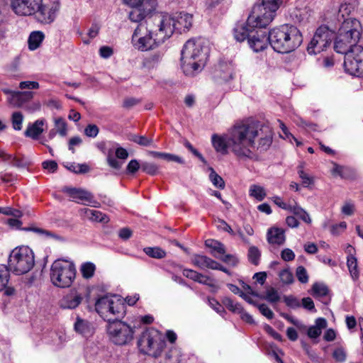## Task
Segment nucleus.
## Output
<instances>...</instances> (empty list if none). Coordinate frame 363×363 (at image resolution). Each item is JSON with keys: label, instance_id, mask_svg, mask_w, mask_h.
<instances>
[{"label": "nucleus", "instance_id": "f257e3e1", "mask_svg": "<svg viewBox=\"0 0 363 363\" xmlns=\"http://www.w3.org/2000/svg\"><path fill=\"white\" fill-rule=\"evenodd\" d=\"M212 144L215 150L222 154L230 148L238 158L257 161V152L267 151L272 144V128L257 121H243L235 123L224 135L216 134L212 136Z\"/></svg>", "mask_w": 363, "mask_h": 363}, {"label": "nucleus", "instance_id": "f03ea898", "mask_svg": "<svg viewBox=\"0 0 363 363\" xmlns=\"http://www.w3.org/2000/svg\"><path fill=\"white\" fill-rule=\"evenodd\" d=\"M167 40L162 27L157 23L154 15L146 21V25L140 23L132 35L133 46L142 52L154 50Z\"/></svg>", "mask_w": 363, "mask_h": 363}, {"label": "nucleus", "instance_id": "7ed1b4c3", "mask_svg": "<svg viewBox=\"0 0 363 363\" xmlns=\"http://www.w3.org/2000/svg\"><path fill=\"white\" fill-rule=\"evenodd\" d=\"M209 49L202 39H190L181 52L182 68L186 75H194L204 67Z\"/></svg>", "mask_w": 363, "mask_h": 363}, {"label": "nucleus", "instance_id": "20e7f679", "mask_svg": "<svg viewBox=\"0 0 363 363\" xmlns=\"http://www.w3.org/2000/svg\"><path fill=\"white\" fill-rule=\"evenodd\" d=\"M269 44L274 51L289 53L298 48L303 42L298 28L291 24H284L269 32Z\"/></svg>", "mask_w": 363, "mask_h": 363}, {"label": "nucleus", "instance_id": "39448f33", "mask_svg": "<svg viewBox=\"0 0 363 363\" xmlns=\"http://www.w3.org/2000/svg\"><path fill=\"white\" fill-rule=\"evenodd\" d=\"M281 4L282 0H262L261 4H255L247 18V26L255 29L267 27L274 20Z\"/></svg>", "mask_w": 363, "mask_h": 363}, {"label": "nucleus", "instance_id": "423d86ee", "mask_svg": "<svg viewBox=\"0 0 363 363\" xmlns=\"http://www.w3.org/2000/svg\"><path fill=\"white\" fill-rule=\"evenodd\" d=\"M155 16L157 23L162 27L167 39L175 32L182 33L189 31L193 25V15L186 12L174 15L160 13Z\"/></svg>", "mask_w": 363, "mask_h": 363}, {"label": "nucleus", "instance_id": "0eeeda50", "mask_svg": "<svg viewBox=\"0 0 363 363\" xmlns=\"http://www.w3.org/2000/svg\"><path fill=\"white\" fill-rule=\"evenodd\" d=\"M361 23L356 18H347L342 23L336 37L334 49L337 52H345L357 44L361 36Z\"/></svg>", "mask_w": 363, "mask_h": 363}, {"label": "nucleus", "instance_id": "6e6552de", "mask_svg": "<svg viewBox=\"0 0 363 363\" xmlns=\"http://www.w3.org/2000/svg\"><path fill=\"white\" fill-rule=\"evenodd\" d=\"M96 311L108 323L122 319L125 315V306L116 296L106 295L99 298L95 303Z\"/></svg>", "mask_w": 363, "mask_h": 363}, {"label": "nucleus", "instance_id": "1a4fd4ad", "mask_svg": "<svg viewBox=\"0 0 363 363\" xmlns=\"http://www.w3.org/2000/svg\"><path fill=\"white\" fill-rule=\"evenodd\" d=\"M77 269L74 263L67 259L55 260L50 268V280L59 288H68L76 278Z\"/></svg>", "mask_w": 363, "mask_h": 363}, {"label": "nucleus", "instance_id": "9d476101", "mask_svg": "<svg viewBox=\"0 0 363 363\" xmlns=\"http://www.w3.org/2000/svg\"><path fill=\"white\" fill-rule=\"evenodd\" d=\"M8 263L10 271L15 274H26L35 264L34 253L28 246L16 247L11 252Z\"/></svg>", "mask_w": 363, "mask_h": 363}, {"label": "nucleus", "instance_id": "9b49d317", "mask_svg": "<svg viewBox=\"0 0 363 363\" xmlns=\"http://www.w3.org/2000/svg\"><path fill=\"white\" fill-rule=\"evenodd\" d=\"M138 346L141 352L155 357H159L166 346L162 334L155 328L145 330L138 341Z\"/></svg>", "mask_w": 363, "mask_h": 363}, {"label": "nucleus", "instance_id": "f8f14e48", "mask_svg": "<svg viewBox=\"0 0 363 363\" xmlns=\"http://www.w3.org/2000/svg\"><path fill=\"white\" fill-rule=\"evenodd\" d=\"M107 333L110 340L117 345L129 344L133 339L134 328L121 319H116L107 325Z\"/></svg>", "mask_w": 363, "mask_h": 363}, {"label": "nucleus", "instance_id": "ddd939ff", "mask_svg": "<svg viewBox=\"0 0 363 363\" xmlns=\"http://www.w3.org/2000/svg\"><path fill=\"white\" fill-rule=\"evenodd\" d=\"M60 9L59 0H38L31 16L41 24H51L55 21Z\"/></svg>", "mask_w": 363, "mask_h": 363}, {"label": "nucleus", "instance_id": "4468645a", "mask_svg": "<svg viewBox=\"0 0 363 363\" xmlns=\"http://www.w3.org/2000/svg\"><path fill=\"white\" fill-rule=\"evenodd\" d=\"M340 53L345 55L344 67L346 72L357 77L363 76V47L354 44L345 52Z\"/></svg>", "mask_w": 363, "mask_h": 363}, {"label": "nucleus", "instance_id": "2eb2a0df", "mask_svg": "<svg viewBox=\"0 0 363 363\" xmlns=\"http://www.w3.org/2000/svg\"><path fill=\"white\" fill-rule=\"evenodd\" d=\"M334 33L326 26L317 28L313 38L307 47L309 55H317L323 51L332 42Z\"/></svg>", "mask_w": 363, "mask_h": 363}, {"label": "nucleus", "instance_id": "dca6fc26", "mask_svg": "<svg viewBox=\"0 0 363 363\" xmlns=\"http://www.w3.org/2000/svg\"><path fill=\"white\" fill-rule=\"evenodd\" d=\"M11 10L19 16H31L38 0H9Z\"/></svg>", "mask_w": 363, "mask_h": 363}, {"label": "nucleus", "instance_id": "f3484780", "mask_svg": "<svg viewBox=\"0 0 363 363\" xmlns=\"http://www.w3.org/2000/svg\"><path fill=\"white\" fill-rule=\"evenodd\" d=\"M248 44L250 48L255 52L264 50L269 44V33L262 30H255L251 34Z\"/></svg>", "mask_w": 363, "mask_h": 363}, {"label": "nucleus", "instance_id": "a211bd4d", "mask_svg": "<svg viewBox=\"0 0 363 363\" xmlns=\"http://www.w3.org/2000/svg\"><path fill=\"white\" fill-rule=\"evenodd\" d=\"M83 300L82 294L77 289H72L62 296L59 304L62 309L74 310L82 303Z\"/></svg>", "mask_w": 363, "mask_h": 363}, {"label": "nucleus", "instance_id": "6ab92c4d", "mask_svg": "<svg viewBox=\"0 0 363 363\" xmlns=\"http://www.w3.org/2000/svg\"><path fill=\"white\" fill-rule=\"evenodd\" d=\"M63 191L67 193L72 201L77 203H92L94 196L89 192L82 189L65 187Z\"/></svg>", "mask_w": 363, "mask_h": 363}, {"label": "nucleus", "instance_id": "aec40b11", "mask_svg": "<svg viewBox=\"0 0 363 363\" xmlns=\"http://www.w3.org/2000/svg\"><path fill=\"white\" fill-rule=\"evenodd\" d=\"M223 304L232 312L236 313L240 315V318L242 320L247 323L253 324L255 320L252 316L246 312L242 306L237 302L233 301L230 298H225L223 301Z\"/></svg>", "mask_w": 363, "mask_h": 363}, {"label": "nucleus", "instance_id": "412c9836", "mask_svg": "<svg viewBox=\"0 0 363 363\" xmlns=\"http://www.w3.org/2000/svg\"><path fill=\"white\" fill-rule=\"evenodd\" d=\"M115 154L116 158L114 157L113 151L111 150H108L107 152V162L111 167L120 169L123 165V162L118 160V159L122 160H126L128 157V152L125 148L119 147L116 148Z\"/></svg>", "mask_w": 363, "mask_h": 363}, {"label": "nucleus", "instance_id": "4be33fe9", "mask_svg": "<svg viewBox=\"0 0 363 363\" xmlns=\"http://www.w3.org/2000/svg\"><path fill=\"white\" fill-rule=\"evenodd\" d=\"M45 121L44 119H39L35 121L33 123H29L24 133L25 135L33 140H37L40 135L44 131L43 125Z\"/></svg>", "mask_w": 363, "mask_h": 363}, {"label": "nucleus", "instance_id": "5701e85b", "mask_svg": "<svg viewBox=\"0 0 363 363\" xmlns=\"http://www.w3.org/2000/svg\"><path fill=\"white\" fill-rule=\"evenodd\" d=\"M74 329L76 333L86 337L91 336L94 333L91 323L89 321L82 319L79 316H77L76 318V321L74 324Z\"/></svg>", "mask_w": 363, "mask_h": 363}, {"label": "nucleus", "instance_id": "b1692460", "mask_svg": "<svg viewBox=\"0 0 363 363\" xmlns=\"http://www.w3.org/2000/svg\"><path fill=\"white\" fill-rule=\"evenodd\" d=\"M255 28L248 26L247 23L245 24L237 25L233 30L234 38L238 42H242L245 39L249 40Z\"/></svg>", "mask_w": 363, "mask_h": 363}, {"label": "nucleus", "instance_id": "393cba45", "mask_svg": "<svg viewBox=\"0 0 363 363\" xmlns=\"http://www.w3.org/2000/svg\"><path fill=\"white\" fill-rule=\"evenodd\" d=\"M267 238L270 244L282 245L285 242L284 230L279 228H272L267 231Z\"/></svg>", "mask_w": 363, "mask_h": 363}, {"label": "nucleus", "instance_id": "a878e982", "mask_svg": "<svg viewBox=\"0 0 363 363\" xmlns=\"http://www.w3.org/2000/svg\"><path fill=\"white\" fill-rule=\"evenodd\" d=\"M327 325L328 323L325 318H317L315 321V325L308 328L307 331L308 336L311 339L318 337L321 335L322 330L326 328Z\"/></svg>", "mask_w": 363, "mask_h": 363}, {"label": "nucleus", "instance_id": "bb28decb", "mask_svg": "<svg viewBox=\"0 0 363 363\" xmlns=\"http://www.w3.org/2000/svg\"><path fill=\"white\" fill-rule=\"evenodd\" d=\"M193 264L200 269L216 268V262L205 255H195L192 257Z\"/></svg>", "mask_w": 363, "mask_h": 363}, {"label": "nucleus", "instance_id": "cd10ccee", "mask_svg": "<svg viewBox=\"0 0 363 363\" xmlns=\"http://www.w3.org/2000/svg\"><path fill=\"white\" fill-rule=\"evenodd\" d=\"M214 77L220 81L228 82L232 78L231 67L228 64H220L214 72Z\"/></svg>", "mask_w": 363, "mask_h": 363}, {"label": "nucleus", "instance_id": "c85d7f7f", "mask_svg": "<svg viewBox=\"0 0 363 363\" xmlns=\"http://www.w3.org/2000/svg\"><path fill=\"white\" fill-rule=\"evenodd\" d=\"M45 38V35L42 31L35 30L30 33L28 40V48L30 50H35L41 45Z\"/></svg>", "mask_w": 363, "mask_h": 363}, {"label": "nucleus", "instance_id": "c756f323", "mask_svg": "<svg viewBox=\"0 0 363 363\" xmlns=\"http://www.w3.org/2000/svg\"><path fill=\"white\" fill-rule=\"evenodd\" d=\"M24 230L33 231V232L41 235L42 237L47 238V239H53V240H59V241L65 240L64 238L62 237L61 235L56 234L54 232L45 230L43 228L33 227V228H24Z\"/></svg>", "mask_w": 363, "mask_h": 363}, {"label": "nucleus", "instance_id": "7c9ffc66", "mask_svg": "<svg viewBox=\"0 0 363 363\" xmlns=\"http://www.w3.org/2000/svg\"><path fill=\"white\" fill-rule=\"evenodd\" d=\"M148 155L153 157L161 158V159H163L167 161L175 162H177L179 164L184 163V160L182 157H180L176 155H173V154H170V153L156 152V151H149Z\"/></svg>", "mask_w": 363, "mask_h": 363}, {"label": "nucleus", "instance_id": "2f4dec72", "mask_svg": "<svg viewBox=\"0 0 363 363\" xmlns=\"http://www.w3.org/2000/svg\"><path fill=\"white\" fill-rule=\"evenodd\" d=\"M205 245L206 247L212 250L211 253L213 256L214 254L221 256L225 253L224 245L217 240L211 239L206 240L205 241Z\"/></svg>", "mask_w": 363, "mask_h": 363}, {"label": "nucleus", "instance_id": "473e14b6", "mask_svg": "<svg viewBox=\"0 0 363 363\" xmlns=\"http://www.w3.org/2000/svg\"><path fill=\"white\" fill-rule=\"evenodd\" d=\"M79 271L82 276L85 279H89L94 275L96 265L91 262H86L81 264Z\"/></svg>", "mask_w": 363, "mask_h": 363}, {"label": "nucleus", "instance_id": "72a5a7b5", "mask_svg": "<svg viewBox=\"0 0 363 363\" xmlns=\"http://www.w3.org/2000/svg\"><path fill=\"white\" fill-rule=\"evenodd\" d=\"M249 195L259 201H262L267 196L264 188L257 184H252L249 189Z\"/></svg>", "mask_w": 363, "mask_h": 363}, {"label": "nucleus", "instance_id": "f704fd0d", "mask_svg": "<svg viewBox=\"0 0 363 363\" xmlns=\"http://www.w3.org/2000/svg\"><path fill=\"white\" fill-rule=\"evenodd\" d=\"M258 298L264 299L271 303H276L279 301L280 295L277 289L273 287H269L267 289L265 294H259Z\"/></svg>", "mask_w": 363, "mask_h": 363}, {"label": "nucleus", "instance_id": "c9c22d12", "mask_svg": "<svg viewBox=\"0 0 363 363\" xmlns=\"http://www.w3.org/2000/svg\"><path fill=\"white\" fill-rule=\"evenodd\" d=\"M84 212L86 216L93 221L101 223H107L108 221V217L101 211L89 208H84Z\"/></svg>", "mask_w": 363, "mask_h": 363}, {"label": "nucleus", "instance_id": "e433bc0d", "mask_svg": "<svg viewBox=\"0 0 363 363\" xmlns=\"http://www.w3.org/2000/svg\"><path fill=\"white\" fill-rule=\"evenodd\" d=\"M347 266L352 279L354 281L357 280L359 277V272L357 258L355 257H350V258H347Z\"/></svg>", "mask_w": 363, "mask_h": 363}, {"label": "nucleus", "instance_id": "4c0bfd02", "mask_svg": "<svg viewBox=\"0 0 363 363\" xmlns=\"http://www.w3.org/2000/svg\"><path fill=\"white\" fill-rule=\"evenodd\" d=\"M311 294L315 298H321L328 295V289L324 284L315 283L312 286Z\"/></svg>", "mask_w": 363, "mask_h": 363}, {"label": "nucleus", "instance_id": "58836bf2", "mask_svg": "<svg viewBox=\"0 0 363 363\" xmlns=\"http://www.w3.org/2000/svg\"><path fill=\"white\" fill-rule=\"evenodd\" d=\"M143 251L147 256L155 259H162L166 256L165 251L159 247H147Z\"/></svg>", "mask_w": 363, "mask_h": 363}, {"label": "nucleus", "instance_id": "ea45409f", "mask_svg": "<svg viewBox=\"0 0 363 363\" xmlns=\"http://www.w3.org/2000/svg\"><path fill=\"white\" fill-rule=\"evenodd\" d=\"M130 140L141 146L155 147L153 140L145 135H133L130 136Z\"/></svg>", "mask_w": 363, "mask_h": 363}, {"label": "nucleus", "instance_id": "a19ab883", "mask_svg": "<svg viewBox=\"0 0 363 363\" xmlns=\"http://www.w3.org/2000/svg\"><path fill=\"white\" fill-rule=\"evenodd\" d=\"M357 6V3L356 0H348L340 6L339 13L344 17L345 15L351 13L352 11L356 9Z\"/></svg>", "mask_w": 363, "mask_h": 363}, {"label": "nucleus", "instance_id": "79ce46f5", "mask_svg": "<svg viewBox=\"0 0 363 363\" xmlns=\"http://www.w3.org/2000/svg\"><path fill=\"white\" fill-rule=\"evenodd\" d=\"M209 179L213 185L216 188L223 189L225 188V182L223 178L212 167H209Z\"/></svg>", "mask_w": 363, "mask_h": 363}, {"label": "nucleus", "instance_id": "37998d69", "mask_svg": "<svg viewBox=\"0 0 363 363\" xmlns=\"http://www.w3.org/2000/svg\"><path fill=\"white\" fill-rule=\"evenodd\" d=\"M290 212L295 214L297 217H298L300 219H301L305 223H311V219L309 214L305 210H303L302 208L298 206V205L294 204L292 206Z\"/></svg>", "mask_w": 363, "mask_h": 363}, {"label": "nucleus", "instance_id": "c03bdc74", "mask_svg": "<svg viewBox=\"0 0 363 363\" xmlns=\"http://www.w3.org/2000/svg\"><path fill=\"white\" fill-rule=\"evenodd\" d=\"M9 268L6 265L0 264V291L4 289L9 283Z\"/></svg>", "mask_w": 363, "mask_h": 363}, {"label": "nucleus", "instance_id": "a18cd8bd", "mask_svg": "<svg viewBox=\"0 0 363 363\" xmlns=\"http://www.w3.org/2000/svg\"><path fill=\"white\" fill-rule=\"evenodd\" d=\"M247 256L249 261L252 264L258 265L261 257V252L257 247L251 246L248 250Z\"/></svg>", "mask_w": 363, "mask_h": 363}, {"label": "nucleus", "instance_id": "49530a36", "mask_svg": "<svg viewBox=\"0 0 363 363\" xmlns=\"http://www.w3.org/2000/svg\"><path fill=\"white\" fill-rule=\"evenodd\" d=\"M140 6H142L141 10L147 16L156 10L157 2L155 0H144Z\"/></svg>", "mask_w": 363, "mask_h": 363}, {"label": "nucleus", "instance_id": "de8ad7c7", "mask_svg": "<svg viewBox=\"0 0 363 363\" xmlns=\"http://www.w3.org/2000/svg\"><path fill=\"white\" fill-rule=\"evenodd\" d=\"M55 129L57 133L62 137H65L67 135V123L62 118H57L54 120Z\"/></svg>", "mask_w": 363, "mask_h": 363}, {"label": "nucleus", "instance_id": "09e8293b", "mask_svg": "<svg viewBox=\"0 0 363 363\" xmlns=\"http://www.w3.org/2000/svg\"><path fill=\"white\" fill-rule=\"evenodd\" d=\"M23 122V114L19 111L13 112L11 116V123L13 128L16 130H21L22 129Z\"/></svg>", "mask_w": 363, "mask_h": 363}, {"label": "nucleus", "instance_id": "8fccbe9b", "mask_svg": "<svg viewBox=\"0 0 363 363\" xmlns=\"http://www.w3.org/2000/svg\"><path fill=\"white\" fill-rule=\"evenodd\" d=\"M141 169L150 175H155L158 173L159 167L153 162H141Z\"/></svg>", "mask_w": 363, "mask_h": 363}, {"label": "nucleus", "instance_id": "3c124183", "mask_svg": "<svg viewBox=\"0 0 363 363\" xmlns=\"http://www.w3.org/2000/svg\"><path fill=\"white\" fill-rule=\"evenodd\" d=\"M280 281L284 284H291L294 282V276L289 269H284L279 273Z\"/></svg>", "mask_w": 363, "mask_h": 363}, {"label": "nucleus", "instance_id": "603ef678", "mask_svg": "<svg viewBox=\"0 0 363 363\" xmlns=\"http://www.w3.org/2000/svg\"><path fill=\"white\" fill-rule=\"evenodd\" d=\"M13 95L17 96V101L13 103L15 106H20L22 104L23 101L29 100L33 98V94L32 91H17L13 92Z\"/></svg>", "mask_w": 363, "mask_h": 363}, {"label": "nucleus", "instance_id": "864d4df0", "mask_svg": "<svg viewBox=\"0 0 363 363\" xmlns=\"http://www.w3.org/2000/svg\"><path fill=\"white\" fill-rule=\"evenodd\" d=\"M145 17L147 16L144 12L141 10V9H139L138 7L135 8V9L130 11L129 13V18L133 22H140Z\"/></svg>", "mask_w": 363, "mask_h": 363}, {"label": "nucleus", "instance_id": "5fc2aeb1", "mask_svg": "<svg viewBox=\"0 0 363 363\" xmlns=\"http://www.w3.org/2000/svg\"><path fill=\"white\" fill-rule=\"evenodd\" d=\"M298 174L301 179L303 186L308 187L313 183V178L303 171L302 166L298 167Z\"/></svg>", "mask_w": 363, "mask_h": 363}, {"label": "nucleus", "instance_id": "6e6d98bb", "mask_svg": "<svg viewBox=\"0 0 363 363\" xmlns=\"http://www.w3.org/2000/svg\"><path fill=\"white\" fill-rule=\"evenodd\" d=\"M279 123V127L282 130V133L284 136H283L285 139H288L291 143L292 140L296 143V145H301V143L299 142L288 130L287 127L284 125L283 122L281 121H278Z\"/></svg>", "mask_w": 363, "mask_h": 363}, {"label": "nucleus", "instance_id": "4d7b16f0", "mask_svg": "<svg viewBox=\"0 0 363 363\" xmlns=\"http://www.w3.org/2000/svg\"><path fill=\"white\" fill-rule=\"evenodd\" d=\"M214 257L232 266H235L238 262V259L237 258V257L233 255L224 254L223 255L220 256L214 254Z\"/></svg>", "mask_w": 363, "mask_h": 363}, {"label": "nucleus", "instance_id": "13d9d810", "mask_svg": "<svg viewBox=\"0 0 363 363\" xmlns=\"http://www.w3.org/2000/svg\"><path fill=\"white\" fill-rule=\"evenodd\" d=\"M296 275L298 280L301 283L306 284L308 281V275L307 271L303 266H299L297 267Z\"/></svg>", "mask_w": 363, "mask_h": 363}, {"label": "nucleus", "instance_id": "bf43d9fd", "mask_svg": "<svg viewBox=\"0 0 363 363\" xmlns=\"http://www.w3.org/2000/svg\"><path fill=\"white\" fill-rule=\"evenodd\" d=\"M284 301L287 306L294 309L301 306L299 300L294 296H285L284 297Z\"/></svg>", "mask_w": 363, "mask_h": 363}, {"label": "nucleus", "instance_id": "052dcab7", "mask_svg": "<svg viewBox=\"0 0 363 363\" xmlns=\"http://www.w3.org/2000/svg\"><path fill=\"white\" fill-rule=\"evenodd\" d=\"M216 227L221 230L228 232L232 235H235V232L233 230L231 227L224 220L222 219H218L216 221Z\"/></svg>", "mask_w": 363, "mask_h": 363}, {"label": "nucleus", "instance_id": "680f3d73", "mask_svg": "<svg viewBox=\"0 0 363 363\" xmlns=\"http://www.w3.org/2000/svg\"><path fill=\"white\" fill-rule=\"evenodd\" d=\"M99 131V128L96 125L89 124L84 129V134L89 138H96Z\"/></svg>", "mask_w": 363, "mask_h": 363}, {"label": "nucleus", "instance_id": "e2e57ef3", "mask_svg": "<svg viewBox=\"0 0 363 363\" xmlns=\"http://www.w3.org/2000/svg\"><path fill=\"white\" fill-rule=\"evenodd\" d=\"M259 312L268 319H272L274 317L273 311L264 303L257 305Z\"/></svg>", "mask_w": 363, "mask_h": 363}, {"label": "nucleus", "instance_id": "0e129e2a", "mask_svg": "<svg viewBox=\"0 0 363 363\" xmlns=\"http://www.w3.org/2000/svg\"><path fill=\"white\" fill-rule=\"evenodd\" d=\"M347 228V223L345 221L340 222L331 226L330 233L334 235H338Z\"/></svg>", "mask_w": 363, "mask_h": 363}, {"label": "nucleus", "instance_id": "69168bd1", "mask_svg": "<svg viewBox=\"0 0 363 363\" xmlns=\"http://www.w3.org/2000/svg\"><path fill=\"white\" fill-rule=\"evenodd\" d=\"M101 29V25L98 23H93L91 27L89 28L87 32V35L89 38L94 39L95 38L98 34L99 33V30Z\"/></svg>", "mask_w": 363, "mask_h": 363}, {"label": "nucleus", "instance_id": "338daca9", "mask_svg": "<svg viewBox=\"0 0 363 363\" xmlns=\"http://www.w3.org/2000/svg\"><path fill=\"white\" fill-rule=\"evenodd\" d=\"M333 357L337 362H344L347 356L345 351L342 348L339 347L334 350Z\"/></svg>", "mask_w": 363, "mask_h": 363}, {"label": "nucleus", "instance_id": "774afa93", "mask_svg": "<svg viewBox=\"0 0 363 363\" xmlns=\"http://www.w3.org/2000/svg\"><path fill=\"white\" fill-rule=\"evenodd\" d=\"M140 168H141V164H140L137 160L134 159L128 162L126 169L128 173L135 174Z\"/></svg>", "mask_w": 363, "mask_h": 363}]
</instances>
